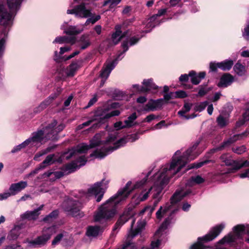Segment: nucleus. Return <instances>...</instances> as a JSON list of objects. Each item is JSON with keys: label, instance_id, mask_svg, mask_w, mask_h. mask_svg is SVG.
Wrapping results in <instances>:
<instances>
[{"label": "nucleus", "instance_id": "obj_27", "mask_svg": "<svg viewBox=\"0 0 249 249\" xmlns=\"http://www.w3.org/2000/svg\"><path fill=\"white\" fill-rule=\"evenodd\" d=\"M54 154H51L47 156L45 160H44V161L41 163H40L39 167L29 174L28 177H30V176L37 173L39 170L43 169L46 167L53 164L54 162Z\"/></svg>", "mask_w": 249, "mask_h": 249}, {"label": "nucleus", "instance_id": "obj_38", "mask_svg": "<svg viewBox=\"0 0 249 249\" xmlns=\"http://www.w3.org/2000/svg\"><path fill=\"white\" fill-rule=\"evenodd\" d=\"M20 230L21 228L20 226H15L9 232L7 237V239L10 241L17 239L20 234Z\"/></svg>", "mask_w": 249, "mask_h": 249}, {"label": "nucleus", "instance_id": "obj_35", "mask_svg": "<svg viewBox=\"0 0 249 249\" xmlns=\"http://www.w3.org/2000/svg\"><path fill=\"white\" fill-rule=\"evenodd\" d=\"M59 95L58 93L52 94L46 100L40 103L38 106L39 110H42L47 107Z\"/></svg>", "mask_w": 249, "mask_h": 249}, {"label": "nucleus", "instance_id": "obj_52", "mask_svg": "<svg viewBox=\"0 0 249 249\" xmlns=\"http://www.w3.org/2000/svg\"><path fill=\"white\" fill-rule=\"evenodd\" d=\"M121 0H107L104 2L103 5L105 6L109 4L110 8H113L116 6L121 2Z\"/></svg>", "mask_w": 249, "mask_h": 249}, {"label": "nucleus", "instance_id": "obj_3", "mask_svg": "<svg viewBox=\"0 0 249 249\" xmlns=\"http://www.w3.org/2000/svg\"><path fill=\"white\" fill-rule=\"evenodd\" d=\"M104 135L105 133L104 132L96 134L90 141L89 145L84 143L79 144L75 149L70 151V155L69 157H67L68 159L72 156H76L77 158V159L75 161L72 162L67 165V168L70 172H74L81 166L86 164L87 159L84 156H80L79 155L82 153H85L90 148L97 147V148L90 155V157L102 158L97 157L96 156L97 153H95L97 151H98V153H99L100 151L104 152L105 150L104 148H102V147H103V144L102 143L104 142V140H103Z\"/></svg>", "mask_w": 249, "mask_h": 249}, {"label": "nucleus", "instance_id": "obj_21", "mask_svg": "<svg viewBox=\"0 0 249 249\" xmlns=\"http://www.w3.org/2000/svg\"><path fill=\"white\" fill-rule=\"evenodd\" d=\"M249 134V132L248 131H246L244 133L240 134H237L233 135L232 137L230 139L225 141L219 147L213 149V151H218V150H222L229 146H230L232 143L235 142L236 141L241 140L244 138L246 137L248 134Z\"/></svg>", "mask_w": 249, "mask_h": 249}, {"label": "nucleus", "instance_id": "obj_2", "mask_svg": "<svg viewBox=\"0 0 249 249\" xmlns=\"http://www.w3.org/2000/svg\"><path fill=\"white\" fill-rule=\"evenodd\" d=\"M145 183V180L137 182L133 186L131 181L127 182L125 186L101 206L94 215L96 222L104 223L112 219L117 213L116 206L124 202L132 191L140 188Z\"/></svg>", "mask_w": 249, "mask_h": 249}, {"label": "nucleus", "instance_id": "obj_14", "mask_svg": "<svg viewBox=\"0 0 249 249\" xmlns=\"http://www.w3.org/2000/svg\"><path fill=\"white\" fill-rule=\"evenodd\" d=\"M169 220L168 219H166L164 220L163 223L161 224L157 231L156 232L155 234V237L157 238L156 241H152L151 244V247L150 248L147 247H143L142 248V249H155L159 247L160 245L161 240L162 237H164L167 231L166 230L168 228L166 223Z\"/></svg>", "mask_w": 249, "mask_h": 249}, {"label": "nucleus", "instance_id": "obj_48", "mask_svg": "<svg viewBox=\"0 0 249 249\" xmlns=\"http://www.w3.org/2000/svg\"><path fill=\"white\" fill-rule=\"evenodd\" d=\"M208 105V102L207 101H204L196 104L195 106V109L196 111L201 112Z\"/></svg>", "mask_w": 249, "mask_h": 249}, {"label": "nucleus", "instance_id": "obj_60", "mask_svg": "<svg viewBox=\"0 0 249 249\" xmlns=\"http://www.w3.org/2000/svg\"><path fill=\"white\" fill-rule=\"evenodd\" d=\"M165 125V122L161 121L160 123L156 124L153 127V129H159L161 128V127Z\"/></svg>", "mask_w": 249, "mask_h": 249}, {"label": "nucleus", "instance_id": "obj_40", "mask_svg": "<svg viewBox=\"0 0 249 249\" xmlns=\"http://www.w3.org/2000/svg\"><path fill=\"white\" fill-rule=\"evenodd\" d=\"M102 232L99 227L90 226L88 228L86 234L89 237H96Z\"/></svg>", "mask_w": 249, "mask_h": 249}, {"label": "nucleus", "instance_id": "obj_46", "mask_svg": "<svg viewBox=\"0 0 249 249\" xmlns=\"http://www.w3.org/2000/svg\"><path fill=\"white\" fill-rule=\"evenodd\" d=\"M137 116L136 113L132 114L127 119L124 121L125 126L126 127H131L134 125L133 122L137 118Z\"/></svg>", "mask_w": 249, "mask_h": 249}, {"label": "nucleus", "instance_id": "obj_49", "mask_svg": "<svg viewBox=\"0 0 249 249\" xmlns=\"http://www.w3.org/2000/svg\"><path fill=\"white\" fill-rule=\"evenodd\" d=\"M248 162L249 161L247 160ZM249 166V163L246 164L243 167ZM238 177L241 178H249V168L245 169L238 175Z\"/></svg>", "mask_w": 249, "mask_h": 249}, {"label": "nucleus", "instance_id": "obj_29", "mask_svg": "<svg viewBox=\"0 0 249 249\" xmlns=\"http://www.w3.org/2000/svg\"><path fill=\"white\" fill-rule=\"evenodd\" d=\"M42 206L31 211H26L24 213L20 215V218L22 220L29 219V220H35L36 219L39 214V211L41 210Z\"/></svg>", "mask_w": 249, "mask_h": 249}, {"label": "nucleus", "instance_id": "obj_8", "mask_svg": "<svg viewBox=\"0 0 249 249\" xmlns=\"http://www.w3.org/2000/svg\"><path fill=\"white\" fill-rule=\"evenodd\" d=\"M109 182L108 179L104 178L100 182H97L89 187L87 192H80L77 197L82 202L88 199L90 196H94L96 201L100 202L108 187Z\"/></svg>", "mask_w": 249, "mask_h": 249}, {"label": "nucleus", "instance_id": "obj_44", "mask_svg": "<svg viewBox=\"0 0 249 249\" xmlns=\"http://www.w3.org/2000/svg\"><path fill=\"white\" fill-rule=\"evenodd\" d=\"M54 148V146H49L45 149L42 150L38 153H36L34 156V160L36 161H39V158L41 156L46 155V154L51 152L53 149Z\"/></svg>", "mask_w": 249, "mask_h": 249}, {"label": "nucleus", "instance_id": "obj_16", "mask_svg": "<svg viewBox=\"0 0 249 249\" xmlns=\"http://www.w3.org/2000/svg\"><path fill=\"white\" fill-rule=\"evenodd\" d=\"M68 14H73L77 18H87L91 16V11L89 8L86 7L85 3L76 5L72 9H68L67 11Z\"/></svg>", "mask_w": 249, "mask_h": 249}, {"label": "nucleus", "instance_id": "obj_26", "mask_svg": "<svg viewBox=\"0 0 249 249\" xmlns=\"http://www.w3.org/2000/svg\"><path fill=\"white\" fill-rule=\"evenodd\" d=\"M134 212L131 210L128 211H125L123 214H122L117 223L115 224V226L114 228V230H116L118 228L122 226L124 224L130 217L133 218L134 215Z\"/></svg>", "mask_w": 249, "mask_h": 249}, {"label": "nucleus", "instance_id": "obj_53", "mask_svg": "<svg viewBox=\"0 0 249 249\" xmlns=\"http://www.w3.org/2000/svg\"><path fill=\"white\" fill-rule=\"evenodd\" d=\"M58 211H54L43 219L44 221H49L55 218L58 215Z\"/></svg>", "mask_w": 249, "mask_h": 249}, {"label": "nucleus", "instance_id": "obj_47", "mask_svg": "<svg viewBox=\"0 0 249 249\" xmlns=\"http://www.w3.org/2000/svg\"><path fill=\"white\" fill-rule=\"evenodd\" d=\"M88 18L87 19L86 22L85 23V25H88L89 23H91L92 24H94L96 21L100 19L101 17L100 15L93 16L92 14H91V16Z\"/></svg>", "mask_w": 249, "mask_h": 249}, {"label": "nucleus", "instance_id": "obj_20", "mask_svg": "<svg viewBox=\"0 0 249 249\" xmlns=\"http://www.w3.org/2000/svg\"><path fill=\"white\" fill-rule=\"evenodd\" d=\"M13 14L8 13L3 2L0 0V24L6 26L12 22Z\"/></svg>", "mask_w": 249, "mask_h": 249}, {"label": "nucleus", "instance_id": "obj_63", "mask_svg": "<svg viewBox=\"0 0 249 249\" xmlns=\"http://www.w3.org/2000/svg\"><path fill=\"white\" fill-rule=\"evenodd\" d=\"M4 249H23L20 245H12L6 246Z\"/></svg>", "mask_w": 249, "mask_h": 249}, {"label": "nucleus", "instance_id": "obj_37", "mask_svg": "<svg viewBox=\"0 0 249 249\" xmlns=\"http://www.w3.org/2000/svg\"><path fill=\"white\" fill-rule=\"evenodd\" d=\"M75 42V37H69L66 36H57L55 38V39L53 40V43H59V44H63L66 43H70L71 44H73Z\"/></svg>", "mask_w": 249, "mask_h": 249}, {"label": "nucleus", "instance_id": "obj_51", "mask_svg": "<svg viewBox=\"0 0 249 249\" xmlns=\"http://www.w3.org/2000/svg\"><path fill=\"white\" fill-rule=\"evenodd\" d=\"M176 98V96L175 95V93L174 92H171L169 93H166L163 96V103H168L169 101L171 99Z\"/></svg>", "mask_w": 249, "mask_h": 249}, {"label": "nucleus", "instance_id": "obj_54", "mask_svg": "<svg viewBox=\"0 0 249 249\" xmlns=\"http://www.w3.org/2000/svg\"><path fill=\"white\" fill-rule=\"evenodd\" d=\"M217 122L218 125L221 127L224 126L227 123V120L221 116H220L217 118Z\"/></svg>", "mask_w": 249, "mask_h": 249}, {"label": "nucleus", "instance_id": "obj_43", "mask_svg": "<svg viewBox=\"0 0 249 249\" xmlns=\"http://www.w3.org/2000/svg\"><path fill=\"white\" fill-rule=\"evenodd\" d=\"M233 69L235 72L239 76L245 75L246 72L245 66L239 63L235 65Z\"/></svg>", "mask_w": 249, "mask_h": 249}, {"label": "nucleus", "instance_id": "obj_1", "mask_svg": "<svg viewBox=\"0 0 249 249\" xmlns=\"http://www.w3.org/2000/svg\"><path fill=\"white\" fill-rule=\"evenodd\" d=\"M198 144V142H196L192 147L187 149L184 153H182L180 150H178L175 152L172 158V166L168 171L166 172V174L162 178L160 175H158L157 177L158 179L156 181V183L159 182L160 184L153 191L152 198L155 200L153 206H147L145 207L140 212V214L147 213L149 216L151 215L155 210V207L161 199V193L163 189L169 183L171 180L176 175L178 176V177H180L188 170L194 168H199L204 164L209 162V160H205L194 163L188 166L182 173L181 172L182 170L185 167L187 163L196 159L200 154V152L196 151V148Z\"/></svg>", "mask_w": 249, "mask_h": 249}, {"label": "nucleus", "instance_id": "obj_62", "mask_svg": "<svg viewBox=\"0 0 249 249\" xmlns=\"http://www.w3.org/2000/svg\"><path fill=\"white\" fill-rule=\"evenodd\" d=\"M189 74H182L180 75V76L179 78V80L180 82H187L188 80L189 79Z\"/></svg>", "mask_w": 249, "mask_h": 249}, {"label": "nucleus", "instance_id": "obj_56", "mask_svg": "<svg viewBox=\"0 0 249 249\" xmlns=\"http://www.w3.org/2000/svg\"><path fill=\"white\" fill-rule=\"evenodd\" d=\"M174 93H175V95L176 96V98H185V97H187V96L186 93L184 91H183V90L177 91L174 92Z\"/></svg>", "mask_w": 249, "mask_h": 249}, {"label": "nucleus", "instance_id": "obj_6", "mask_svg": "<svg viewBox=\"0 0 249 249\" xmlns=\"http://www.w3.org/2000/svg\"><path fill=\"white\" fill-rule=\"evenodd\" d=\"M117 132L116 131L110 134L107 139L104 141L103 147L105 150L100 151L98 153V151L95 153H97L96 156L99 158H104L114 150L124 145L127 142H133L139 139V136L137 134H133L128 135L126 137L117 140Z\"/></svg>", "mask_w": 249, "mask_h": 249}, {"label": "nucleus", "instance_id": "obj_61", "mask_svg": "<svg viewBox=\"0 0 249 249\" xmlns=\"http://www.w3.org/2000/svg\"><path fill=\"white\" fill-rule=\"evenodd\" d=\"M114 126L117 130L123 128L124 127H126L125 125L123 124V123L122 122H118L114 124Z\"/></svg>", "mask_w": 249, "mask_h": 249}, {"label": "nucleus", "instance_id": "obj_24", "mask_svg": "<svg viewBox=\"0 0 249 249\" xmlns=\"http://www.w3.org/2000/svg\"><path fill=\"white\" fill-rule=\"evenodd\" d=\"M123 26V25L118 24L115 26V32L112 34L111 37L112 41L114 45L118 44L123 37L126 36L127 32L122 33V29Z\"/></svg>", "mask_w": 249, "mask_h": 249}, {"label": "nucleus", "instance_id": "obj_7", "mask_svg": "<svg viewBox=\"0 0 249 249\" xmlns=\"http://www.w3.org/2000/svg\"><path fill=\"white\" fill-rule=\"evenodd\" d=\"M171 166L172 160L170 162L162 165L158 171L153 176L151 179V186L149 187L142 188V189L140 190L139 192L135 194L133 196L132 198V202L134 203L135 205H138L141 202L146 200L148 197L150 192H151V194L153 195L154 189L156 188L160 184L159 182L156 183V181L158 179V178H157L158 175H160L162 178V177L165 176L166 174V172L168 171V170H169Z\"/></svg>", "mask_w": 249, "mask_h": 249}, {"label": "nucleus", "instance_id": "obj_25", "mask_svg": "<svg viewBox=\"0 0 249 249\" xmlns=\"http://www.w3.org/2000/svg\"><path fill=\"white\" fill-rule=\"evenodd\" d=\"M27 186L26 181H21L17 183H12L9 189L12 196H15Z\"/></svg>", "mask_w": 249, "mask_h": 249}, {"label": "nucleus", "instance_id": "obj_32", "mask_svg": "<svg viewBox=\"0 0 249 249\" xmlns=\"http://www.w3.org/2000/svg\"><path fill=\"white\" fill-rule=\"evenodd\" d=\"M189 75L191 77V82L194 85H197L205 77L206 73L202 71L197 74L195 71H191L189 72Z\"/></svg>", "mask_w": 249, "mask_h": 249}, {"label": "nucleus", "instance_id": "obj_42", "mask_svg": "<svg viewBox=\"0 0 249 249\" xmlns=\"http://www.w3.org/2000/svg\"><path fill=\"white\" fill-rule=\"evenodd\" d=\"M233 65V61L231 60H225L219 62V69L223 71H227L230 70Z\"/></svg>", "mask_w": 249, "mask_h": 249}, {"label": "nucleus", "instance_id": "obj_19", "mask_svg": "<svg viewBox=\"0 0 249 249\" xmlns=\"http://www.w3.org/2000/svg\"><path fill=\"white\" fill-rule=\"evenodd\" d=\"M71 50V48L70 47L65 46L61 47L59 53L57 51L54 52L53 59L57 62H61L63 61H65L73 58L79 53V51H75L68 56H62L64 53L70 51Z\"/></svg>", "mask_w": 249, "mask_h": 249}, {"label": "nucleus", "instance_id": "obj_18", "mask_svg": "<svg viewBox=\"0 0 249 249\" xmlns=\"http://www.w3.org/2000/svg\"><path fill=\"white\" fill-rule=\"evenodd\" d=\"M220 159L226 165H231L232 167L231 172H234L243 167L246 164L249 163L247 160L244 161L242 160H233L230 159L227 154L222 155Z\"/></svg>", "mask_w": 249, "mask_h": 249}, {"label": "nucleus", "instance_id": "obj_59", "mask_svg": "<svg viewBox=\"0 0 249 249\" xmlns=\"http://www.w3.org/2000/svg\"><path fill=\"white\" fill-rule=\"evenodd\" d=\"M157 117L154 115V114H150L148 116H147L144 120L143 121V122H146L148 123L151 122L152 121L154 120V119H156Z\"/></svg>", "mask_w": 249, "mask_h": 249}, {"label": "nucleus", "instance_id": "obj_17", "mask_svg": "<svg viewBox=\"0 0 249 249\" xmlns=\"http://www.w3.org/2000/svg\"><path fill=\"white\" fill-rule=\"evenodd\" d=\"M78 200H68L63 203V207L65 211L74 217H82L83 213L80 211L77 205Z\"/></svg>", "mask_w": 249, "mask_h": 249}, {"label": "nucleus", "instance_id": "obj_31", "mask_svg": "<svg viewBox=\"0 0 249 249\" xmlns=\"http://www.w3.org/2000/svg\"><path fill=\"white\" fill-rule=\"evenodd\" d=\"M163 104V99L162 98L156 100H151L146 104L147 109H145V110H154L160 108Z\"/></svg>", "mask_w": 249, "mask_h": 249}, {"label": "nucleus", "instance_id": "obj_36", "mask_svg": "<svg viewBox=\"0 0 249 249\" xmlns=\"http://www.w3.org/2000/svg\"><path fill=\"white\" fill-rule=\"evenodd\" d=\"M22 0H7V5L12 13L17 12L20 7Z\"/></svg>", "mask_w": 249, "mask_h": 249}, {"label": "nucleus", "instance_id": "obj_12", "mask_svg": "<svg viewBox=\"0 0 249 249\" xmlns=\"http://www.w3.org/2000/svg\"><path fill=\"white\" fill-rule=\"evenodd\" d=\"M226 223L221 222L213 227L205 235L197 238L196 243L193 244L190 249H203V243L216 238L226 227Z\"/></svg>", "mask_w": 249, "mask_h": 249}, {"label": "nucleus", "instance_id": "obj_50", "mask_svg": "<svg viewBox=\"0 0 249 249\" xmlns=\"http://www.w3.org/2000/svg\"><path fill=\"white\" fill-rule=\"evenodd\" d=\"M232 151L237 154H242L246 150V148L244 145L236 146L232 148Z\"/></svg>", "mask_w": 249, "mask_h": 249}, {"label": "nucleus", "instance_id": "obj_9", "mask_svg": "<svg viewBox=\"0 0 249 249\" xmlns=\"http://www.w3.org/2000/svg\"><path fill=\"white\" fill-rule=\"evenodd\" d=\"M140 39V37L133 36L130 38L129 43L127 41H124L122 44L124 52L119 55L115 60L112 61H107L106 62L100 75V76L102 79L100 87H102L104 85L111 71L115 67L117 61L121 59V58H120L121 55L123 54L128 49L129 46L135 45L139 41Z\"/></svg>", "mask_w": 249, "mask_h": 249}, {"label": "nucleus", "instance_id": "obj_5", "mask_svg": "<svg viewBox=\"0 0 249 249\" xmlns=\"http://www.w3.org/2000/svg\"><path fill=\"white\" fill-rule=\"evenodd\" d=\"M191 193V190L186 189V187H183L178 189L171 197L170 203L166 204L164 206H161L157 212V218L160 220L163 217L169 215V216L165 219L166 220L169 218V220L166 223L167 227H168L172 223L171 215L178 210V207L176 206V204Z\"/></svg>", "mask_w": 249, "mask_h": 249}, {"label": "nucleus", "instance_id": "obj_15", "mask_svg": "<svg viewBox=\"0 0 249 249\" xmlns=\"http://www.w3.org/2000/svg\"><path fill=\"white\" fill-rule=\"evenodd\" d=\"M134 222L135 220L133 219L131 226V230L128 232L126 241L124 244L121 245L116 249H126L131 244L130 240L134 238L138 233H140L145 225V222L144 221H140L138 223L137 228L133 231L132 228Z\"/></svg>", "mask_w": 249, "mask_h": 249}, {"label": "nucleus", "instance_id": "obj_33", "mask_svg": "<svg viewBox=\"0 0 249 249\" xmlns=\"http://www.w3.org/2000/svg\"><path fill=\"white\" fill-rule=\"evenodd\" d=\"M67 23H64L61 26V29L64 30V32L68 35H75L80 33L83 28L78 29L76 26H71L68 29H66Z\"/></svg>", "mask_w": 249, "mask_h": 249}, {"label": "nucleus", "instance_id": "obj_39", "mask_svg": "<svg viewBox=\"0 0 249 249\" xmlns=\"http://www.w3.org/2000/svg\"><path fill=\"white\" fill-rule=\"evenodd\" d=\"M249 121V102L246 104L245 107V112L243 114V119L238 121L236 123V127H239L242 125L245 122Z\"/></svg>", "mask_w": 249, "mask_h": 249}, {"label": "nucleus", "instance_id": "obj_64", "mask_svg": "<svg viewBox=\"0 0 249 249\" xmlns=\"http://www.w3.org/2000/svg\"><path fill=\"white\" fill-rule=\"evenodd\" d=\"M208 90L205 88H201L199 89L198 95L199 96H203L206 94H207L208 92Z\"/></svg>", "mask_w": 249, "mask_h": 249}, {"label": "nucleus", "instance_id": "obj_22", "mask_svg": "<svg viewBox=\"0 0 249 249\" xmlns=\"http://www.w3.org/2000/svg\"><path fill=\"white\" fill-rule=\"evenodd\" d=\"M166 12L167 9L166 8L159 10L157 14L153 15L147 20L146 23H145L146 27L148 29H152L156 26L159 25L160 22L157 20V18L163 15Z\"/></svg>", "mask_w": 249, "mask_h": 249}, {"label": "nucleus", "instance_id": "obj_30", "mask_svg": "<svg viewBox=\"0 0 249 249\" xmlns=\"http://www.w3.org/2000/svg\"><path fill=\"white\" fill-rule=\"evenodd\" d=\"M233 77L231 75L226 73L221 77L217 86L220 88L227 87L233 82Z\"/></svg>", "mask_w": 249, "mask_h": 249}, {"label": "nucleus", "instance_id": "obj_4", "mask_svg": "<svg viewBox=\"0 0 249 249\" xmlns=\"http://www.w3.org/2000/svg\"><path fill=\"white\" fill-rule=\"evenodd\" d=\"M57 122L53 120V122L42 129L34 132L32 136L21 144L17 145L11 150L12 153L17 152L27 145L39 147L49 140L56 139L57 134L65 127L63 124L56 126Z\"/></svg>", "mask_w": 249, "mask_h": 249}, {"label": "nucleus", "instance_id": "obj_10", "mask_svg": "<svg viewBox=\"0 0 249 249\" xmlns=\"http://www.w3.org/2000/svg\"><path fill=\"white\" fill-rule=\"evenodd\" d=\"M232 232H230L218 242V245H233L242 238L244 232L249 235V224H240L233 226Z\"/></svg>", "mask_w": 249, "mask_h": 249}, {"label": "nucleus", "instance_id": "obj_28", "mask_svg": "<svg viewBox=\"0 0 249 249\" xmlns=\"http://www.w3.org/2000/svg\"><path fill=\"white\" fill-rule=\"evenodd\" d=\"M192 107V104L189 103H185L183 106V107L181 109V110H179L178 112V114L179 115L180 117L182 119L185 120H188L190 119H193L196 117V116L194 114H193L191 115H186V114L188 112Z\"/></svg>", "mask_w": 249, "mask_h": 249}, {"label": "nucleus", "instance_id": "obj_11", "mask_svg": "<svg viewBox=\"0 0 249 249\" xmlns=\"http://www.w3.org/2000/svg\"><path fill=\"white\" fill-rule=\"evenodd\" d=\"M120 113V111L118 110H114L109 112L107 110L103 108H99L95 112L93 119L79 125L78 126V128L79 129H82L85 126H89L94 121H97V123H95L93 124L92 126L90 128V129L91 130L98 128L101 124L104 123V120L112 116H118Z\"/></svg>", "mask_w": 249, "mask_h": 249}, {"label": "nucleus", "instance_id": "obj_41", "mask_svg": "<svg viewBox=\"0 0 249 249\" xmlns=\"http://www.w3.org/2000/svg\"><path fill=\"white\" fill-rule=\"evenodd\" d=\"M205 179L199 175L192 177L187 181L186 185L189 186L204 182Z\"/></svg>", "mask_w": 249, "mask_h": 249}, {"label": "nucleus", "instance_id": "obj_55", "mask_svg": "<svg viewBox=\"0 0 249 249\" xmlns=\"http://www.w3.org/2000/svg\"><path fill=\"white\" fill-rule=\"evenodd\" d=\"M64 235L62 233H59L57 235L52 241V245H55L57 244L62 239Z\"/></svg>", "mask_w": 249, "mask_h": 249}, {"label": "nucleus", "instance_id": "obj_13", "mask_svg": "<svg viewBox=\"0 0 249 249\" xmlns=\"http://www.w3.org/2000/svg\"><path fill=\"white\" fill-rule=\"evenodd\" d=\"M56 231V227L52 226L44 228L42 231L41 235L38 236L35 239L27 241L29 248H37L44 246L50 240L52 235Z\"/></svg>", "mask_w": 249, "mask_h": 249}, {"label": "nucleus", "instance_id": "obj_57", "mask_svg": "<svg viewBox=\"0 0 249 249\" xmlns=\"http://www.w3.org/2000/svg\"><path fill=\"white\" fill-rule=\"evenodd\" d=\"M11 194L10 191L4 192L3 193L0 194V201H2L6 199L10 196H11Z\"/></svg>", "mask_w": 249, "mask_h": 249}, {"label": "nucleus", "instance_id": "obj_45", "mask_svg": "<svg viewBox=\"0 0 249 249\" xmlns=\"http://www.w3.org/2000/svg\"><path fill=\"white\" fill-rule=\"evenodd\" d=\"M90 45V41L87 36H83L80 39V47L84 50L87 48Z\"/></svg>", "mask_w": 249, "mask_h": 249}, {"label": "nucleus", "instance_id": "obj_23", "mask_svg": "<svg viewBox=\"0 0 249 249\" xmlns=\"http://www.w3.org/2000/svg\"><path fill=\"white\" fill-rule=\"evenodd\" d=\"M83 61L81 59L72 62L65 71L68 76H73L76 71L82 66Z\"/></svg>", "mask_w": 249, "mask_h": 249}, {"label": "nucleus", "instance_id": "obj_58", "mask_svg": "<svg viewBox=\"0 0 249 249\" xmlns=\"http://www.w3.org/2000/svg\"><path fill=\"white\" fill-rule=\"evenodd\" d=\"M219 62L215 63V62H211L210 64V69L213 71H215L217 68L219 69Z\"/></svg>", "mask_w": 249, "mask_h": 249}, {"label": "nucleus", "instance_id": "obj_34", "mask_svg": "<svg viewBox=\"0 0 249 249\" xmlns=\"http://www.w3.org/2000/svg\"><path fill=\"white\" fill-rule=\"evenodd\" d=\"M142 85V91H144V92L158 89V87L153 82L152 79L144 80Z\"/></svg>", "mask_w": 249, "mask_h": 249}]
</instances>
